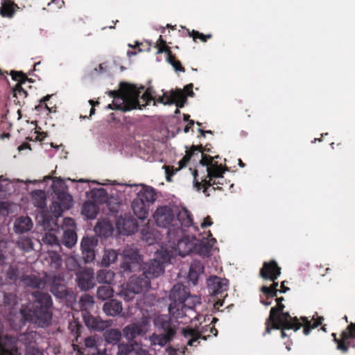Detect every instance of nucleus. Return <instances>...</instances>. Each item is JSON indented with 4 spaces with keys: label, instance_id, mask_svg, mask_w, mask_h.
I'll return each mask as SVG.
<instances>
[{
    "label": "nucleus",
    "instance_id": "1",
    "mask_svg": "<svg viewBox=\"0 0 355 355\" xmlns=\"http://www.w3.org/2000/svg\"><path fill=\"white\" fill-rule=\"evenodd\" d=\"M168 260L166 252H160L156 255V258L141 265V257L137 251H125L121 268L124 272H132L141 268L142 275L150 280L164 273V263Z\"/></svg>",
    "mask_w": 355,
    "mask_h": 355
},
{
    "label": "nucleus",
    "instance_id": "2",
    "mask_svg": "<svg viewBox=\"0 0 355 355\" xmlns=\"http://www.w3.org/2000/svg\"><path fill=\"white\" fill-rule=\"evenodd\" d=\"M32 295L35 298L31 308L24 306L20 309L19 314L24 322H30L38 327L48 326L52 318L50 309L52 300L46 293L34 291Z\"/></svg>",
    "mask_w": 355,
    "mask_h": 355
},
{
    "label": "nucleus",
    "instance_id": "3",
    "mask_svg": "<svg viewBox=\"0 0 355 355\" xmlns=\"http://www.w3.org/2000/svg\"><path fill=\"white\" fill-rule=\"evenodd\" d=\"M276 306L272 307L268 318L266 322L265 334H270L272 329H293L297 331L302 326L297 317L292 318L288 312H284L283 297H277Z\"/></svg>",
    "mask_w": 355,
    "mask_h": 355
},
{
    "label": "nucleus",
    "instance_id": "4",
    "mask_svg": "<svg viewBox=\"0 0 355 355\" xmlns=\"http://www.w3.org/2000/svg\"><path fill=\"white\" fill-rule=\"evenodd\" d=\"M184 230L180 227L175 226L167 230V234L170 240H173L176 243V249L181 257H185L193 252L195 246L190 241L189 236H184Z\"/></svg>",
    "mask_w": 355,
    "mask_h": 355
},
{
    "label": "nucleus",
    "instance_id": "5",
    "mask_svg": "<svg viewBox=\"0 0 355 355\" xmlns=\"http://www.w3.org/2000/svg\"><path fill=\"white\" fill-rule=\"evenodd\" d=\"M155 323L164 331L163 334L155 335L153 337V342L155 345L164 346L169 343L176 334L175 326L173 324L171 320L167 316L162 315L159 317Z\"/></svg>",
    "mask_w": 355,
    "mask_h": 355
},
{
    "label": "nucleus",
    "instance_id": "6",
    "mask_svg": "<svg viewBox=\"0 0 355 355\" xmlns=\"http://www.w3.org/2000/svg\"><path fill=\"white\" fill-rule=\"evenodd\" d=\"M189 294V288L182 284H176L173 286L169 294L171 303L168 307L169 313L172 316H180V307H183L182 302L185 300V297Z\"/></svg>",
    "mask_w": 355,
    "mask_h": 355
},
{
    "label": "nucleus",
    "instance_id": "7",
    "mask_svg": "<svg viewBox=\"0 0 355 355\" xmlns=\"http://www.w3.org/2000/svg\"><path fill=\"white\" fill-rule=\"evenodd\" d=\"M331 336L336 343V349L343 354H347L349 347L355 348V322H351L341 332L339 338L336 333H332Z\"/></svg>",
    "mask_w": 355,
    "mask_h": 355
},
{
    "label": "nucleus",
    "instance_id": "8",
    "mask_svg": "<svg viewBox=\"0 0 355 355\" xmlns=\"http://www.w3.org/2000/svg\"><path fill=\"white\" fill-rule=\"evenodd\" d=\"M119 90H113L109 92L110 96L116 101L118 98H127V103H130L131 101H134L135 106H139V98L141 91L144 89V86L138 88L135 85L122 83L120 85Z\"/></svg>",
    "mask_w": 355,
    "mask_h": 355
},
{
    "label": "nucleus",
    "instance_id": "9",
    "mask_svg": "<svg viewBox=\"0 0 355 355\" xmlns=\"http://www.w3.org/2000/svg\"><path fill=\"white\" fill-rule=\"evenodd\" d=\"M150 286V282L142 274L139 276L130 277L126 288L123 291L124 300H132L135 294L141 293L148 290Z\"/></svg>",
    "mask_w": 355,
    "mask_h": 355
},
{
    "label": "nucleus",
    "instance_id": "10",
    "mask_svg": "<svg viewBox=\"0 0 355 355\" xmlns=\"http://www.w3.org/2000/svg\"><path fill=\"white\" fill-rule=\"evenodd\" d=\"M10 75L13 80L17 82L12 89V97L15 98L14 102L15 104L21 106L24 103V99L28 96V92L22 87V85L26 81L32 82V80L22 71L12 70L10 71Z\"/></svg>",
    "mask_w": 355,
    "mask_h": 355
},
{
    "label": "nucleus",
    "instance_id": "11",
    "mask_svg": "<svg viewBox=\"0 0 355 355\" xmlns=\"http://www.w3.org/2000/svg\"><path fill=\"white\" fill-rule=\"evenodd\" d=\"M153 218L157 226L168 228V230L173 227H178L173 223L175 220V213L172 207L167 205L157 207L153 214Z\"/></svg>",
    "mask_w": 355,
    "mask_h": 355
},
{
    "label": "nucleus",
    "instance_id": "12",
    "mask_svg": "<svg viewBox=\"0 0 355 355\" xmlns=\"http://www.w3.org/2000/svg\"><path fill=\"white\" fill-rule=\"evenodd\" d=\"M200 297L197 295H191L188 294L187 297H185V300L182 302L183 307H180V313H182L180 316H173L176 319H182L180 321V323H187L191 321L192 318H196V313L193 310L194 307L197 304H200Z\"/></svg>",
    "mask_w": 355,
    "mask_h": 355
},
{
    "label": "nucleus",
    "instance_id": "13",
    "mask_svg": "<svg viewBox=\"0 0 355 355\" xmlns=\"http://www.w3.org/2000/svg\"><path fill=\"white\" fill-rule=\"evenodd\" d=\"M46 284H49V291L55 297L63 299L67 296V291L64 284L63 276L60 274L50 273L44 277Z\"/></svg>",
    "mask_w": 355,
    "mask_h": 355
},
{
    "label": "nucleus",
    "instance_id": "14",
    "mask_svg": "<svg viewBox=\"0 0 355 355\" xmlns=\"http://www.w3.org/2000/svg\"><path fill=\"white\" fill-rule=\"evenodd\" d=\"M155 47L157 49V53H166V60L170 63L175 71L184 72L185 69L182 67L180 60L173 54L171 48L166 45V42L162 39V35L156 42Z\"/></svg>",
    "mask_w": 355,
    "mask_h": 355
},
{
    "label": "nucleus",
    "instance_id": "15",
    "mask_svg": "<svg viewBox=\"0 0 355 355\" xmlns=\"http://www.w3.org/2000/svg\"><path fill=\"white\" fill-rule=\"evenodd\" d=\"M157 102L164 105L175 104L177 107L182 108L187 102V96L180 89H171L168 95L164 93L162 96L159 97Z\"/></svg>",
    "mask_w": 355,
    "mask_h": 355
},
{
    "label": "nucleus",
    "instance_id": "16",
    "mask_svg": "<svg viewBox=\"0 0 355 355\" xmlns=\"http://www.w3.org/2000/svg\"><path fill=\"white\" fill-rule=\"evenodd\" d=\"M209 292L212 295L226 296L225 293L228 290V280L217 276H211L207 279Z\"/></svg>",
    "mask_w": 355,
    "mask_h": 355
},
{
    "label": "nucleus",
    "instance_id": "17",
    "mask_svg": "<svg viewBox=\"0 0 355 355\" xmlns=\"http://www.w3.org/2000/svg\"><path fill=\"white\" fill-rule=\"evenodd\" d=\"M98 240L94 237H83L81 243L83 258L85 263L92 262L96 257L94 248L97 245Z\"/></svg>",
    "mask_w": 355,
    "mask_h": 355
},
{
    "label": "nucleus",
    "instance_id": "18",
    "mask_svg": "<svg viewBox=\"0 0 355 355\" xmlns=\"http://www.w3.org/2000/svg\"><path fill=\"white\" fill-rule=\"evenodd\" d=\"M282 268L275 260L264 261L260 269L259 275L264 279H277L282 273Z\"/></svg>",
    "mask_w": 355,
    "mask_h": 355
},
{
    "label": "nucleus",
    "instance_id": "19",
    "mask_svg": "<svg viewBox=\"0 0 355 355\" xmlns=\"http://www.w3.org/2000/svg\"><path fill=\"white\" fill-rule=\"evenodd\" d=\"M85 325L90 329L102 331L112 325L111 320H103L99 317H94L89 312L83 314Z\"/></svg>",
    "mask_w": 355,
    "mask_h": 355
},
{
    "label": "nucleus",
    "instance_id": "20",
    "mask_svg": "<svg viewBox=\"0 0 355 355\" xmlns=\"http://www.w3.org/2000/svg\"><path fill=\"white\" fill-rule=\"evenodd\" d=\"M17 343V339L15 336L0 335V355H20Z\"/></svg>",
    "mask_w": 355,
    "mask_h": 355
},
{
    "label": "nucleus",
    "instance_id": "21",
    "mask_svg": "<svg viewBox=\"0 0 355 355\" xmlns=\"http://www.w3.org/2000/svg\"><path fill=\"white\" fill-rule=\"evenodd\" d=\"M76 280L81 291H88L94 286V272L91 268L84 269L76 274Z\"/></svg>",
    "mask_w": 355,
    "mask_h": 355
},
{
    "label": "nucleus",
    "instance_id": "22",
    "mask_svg": "<svg viewBox=\"0 0 355 355\" xmlns=\"http://www.w3.org/2000/svg\"><path fill=\"white\" fill-rule=\"evenodd\" d=\"M58 202H53V205L55 209V211L58 212V214H60L62 211V209H69L73 205V199L72 196L69 194L65 189H62V191H54Z\"/></svg>",
    "mask_w": 355,
    "mask_h": 355
},
{
    "label": "nucleus",
    "instance_id": "23",
    "mask_svg": "<svg viewBox=\"0 0 355 355\" xmlns=\"http://www.w3.org/2000/svg\"><path fill=\"white\" fill-rule=\"evenodd\" d=\"M116 226L119 232L124 235L134 234L137 228L135 220L130 216L119 217L116 223Z\"/></svg>",
    "mask_w": 355,
    "mask_h": 355
},
{
    "label": "nucleus",
    "instance_id": "24",
    "mask_svg": "<svg viewBox=\"0 0 355 355\" xmlns=\"http://www.w3.org/2000/svg\"><path fill=\"white\" fill-rule=\"evenodd\" d=\"M124 336L129 340H133L138 336H143L146 333L145 324L132 323L126 326L123 330Z\"/></svg>",
    "mask_w": 355,
    "mask_h": 355
},
{
    "label": "nucleus",
    "instance_id": "25",
    "mask_svg": "<svg viewBox=\"0 0 355 355\" xmlns=\"http://www.w3.org/2000/svg\"><path fill=\"white\" fill-rule=\"evenodd\" d=\"M149 206L147 203L143 201L141 198L137 196L133 200L132 202V209L135 215L139 219H145L148 214Z\"/></svg>",
    "mask_w": 355,
    "mask_h": 355
},
{
    "label": "nucleus",
    "instance_id": "26",
    "mask_svg": "<svg viewBox=\"0 0 355 355\" xmlns=\"http://www.w3.org/2000/svg\"><path fill=\"white\" fill-rule=\"evenodd\" d=\"M21 282L26 286L31 288L43 289L46 286L44 278L33 274L24 275Z\"/></svg>",
    "mask_w": 355,
    "mask_h": 355
},
{
    "label": "nucleus",
    "instance_id": "27",
    "mask_svg": "<svg viewBox=\"0 0 355 355\" xmlns=\"http://www.w3.org/2000/svg\"><path fill=\"white\" fill-rule=\"evenodd\" d=\"M137 196L141 198L148 205L153 204L157 199L156 190L150 186H142Z\"/></svg>",
    "mask_w": 355,
    "mask_h": 355
},
{
    "label": "nucleus",
    "instance_id": "28",
    "mask_svg": "<svg viewBox=\"0 0 355 355\" xmlns=\"http://www.w3.org/2000/svg\"><path fill=\"white\" fill-rule=\"evenodd\" d=\"M137 106H135L134 101H131L130 103L127 104V98H118L116 101H113L112 103L109 104L107 106V109L121 110L123 112H128L132 110L136 109Z\"/></svg>",
    "mask_w": 355,
    "mask_h": 355
},
{
    "label": "nucleus",
    "instance_id": "29",
    "mask_svg": "<svg viewBox=\"0 0 355 355\" xmlns=\"http://www.w3.org/2000/svg\"><path fill=\"white\" fill-rule=\"evenodd\" d=\"M193 184L194 187L197 189V190H200L201 187H203V193L207 196H209V194L207 193V189L213 185H218V183H220V181H216L213 180V178H207V176L202 180L201 182H198L197 180L198 176V171L194 170L193 172Z\"/></svg>",
    "mask_w": 355,
    "mask_h": 355
},
{
    "label": "nucleus",
    "instance_id": "30",
    "mask_svg": "<svg viewBox=\"0 0 355 355\" xmlns=\"http://www.w3.org/2000/svg\"><path fill=\"white\" fill-rule=\"evenodd\" d=\"M19 8L18 5L12 0H1L0 15L3 17L11 18Z\"/></svg>",
    "mask_w": 355,
    "mask_h": 355
},
{
    "label": "nucleus",
    "instance_id": "31",
    "mask_svg": "<svg viewBox=\"0 0 355 355\" xmlns=\"http://www.w3.org/2000/svg\"><path fill=\"white\" fill-rule=\"evenodd\" d=\"M103 311L107 315L116 316L122 311V304L116 300H110L103 304Z\"/></svg>",
    "mask_w": 355,
    "mask_h": 355
},
{
    "label": "nucleus",
    "instance_id": "32",
    "mask_svg": "<svg viewBox=\"0 0 355 355\" xmlns=\"http://www.w3.org/2000/svg\"><path fill=\"white\" fill-rule=\"evenodd\" d=\"M182 332L183 336L188 339L187 345L189 346H196V343H200L198 341L200 338L205 339L198 330L189 327L182 329Z\"/></svg>",
    "mask_w": 355,
    "mask_h": 355
},
{
    "label": "nucleus",
    "instance_id": "33",
    "mask_svg": "<svg viewBox=\"0 0 355 355\" xmlns=\"http://www.w3.org/2000/svg\"><path fill=\"white\" fill-rule=\"evenodd\" d=\"M204 272V266L200 261L193 260L190 266L188 278L193 284H196L198 277Z\"/></svg>",
    "mask_w": 355,
    "mask_h": 355
},
{
    "label": "nucleus",
    "instance_id": "34",
    "mask_svg": "<svg viewBox=\"0 0 355 355\" xmlns=\"http://www.w3.org/2000/svg\"><path fill=\"white\" fill-rule=\"evenodd\" d=\"M33 223L28 216H21L16 219L14 230L16 233H24L31 230Z\"/></svg>",
    "mask_w": 355,
    "mask_h": 355
},
{
    "label": "nucleus",
    "instance_id": "35",
    "mask_svg": "<svg viewBox=\"0 0 355 355\" xmlns=\"http://www.w3.org/2000/svg\"><path fill=\"white\" fill-rule=\"evenodd\" d=\"M177 219L178 223H176L175 225L182 228L183 227H190L193 224L192 214L184 208L178 212Z\"/></svg>",
    "mask_w": 355,
    "mask_h": 355
},
{
    "label": "nucleus",
    "instance_id": "36",
    "mask_svg": "<svg viewBox=\"0 0 355 355\" xmlns=\"http://www.w3.org/2000/svg\"><path fill=\"white\" fill-rule=\"evenodd\" d=\"M227 170L226 166H223L221 164H218V162H215L212 166L207 168V178H223V174Z\"/></svg>",
    "mask_w": 355,
    "mask_h": 355
},
{
    "label": "nucleus",
    "instance_id": "37",
    "mask_svg": "<svg viewBox=\"0 0 355 355\" xmlns=\"http://www.w3.org/2000/svg\"><path fill=\"white\" fill-rule=\"evenodd\" d=\"M105 343L112 345H117L121 340V333L119 329H111L103 333Z\"/></svg>",
    "mask_w": 355,
    "mask_h": 355
},
{
    "label": "nucleus",
    "instance_id": "38",
    "mask_svg": "<svg viewBox=\"0 0 355 355\" xmlns=\"http://www.w3.org/2000/svg\"><path fill=\"white\" fill-rule=\"evenodd\" d=\"M96 233L99 235L107 237L112 234V226L109 221L102 220L98 221L94 227Z\"/></svg>",
    "mask_w": 355,
    "mask_h": 355
},
{
    "label": "nucleus",
    "instance_id": "39",
    "mask_svg": "<svg viewBox=\"0 0 355 355\" xmlns=\"http://www.w3.org/2000/svg\"><path fill=\"white\" fill-rule=\"evenodd\" d=\"M98 212V206L93 202H85L83 205L82 213L89 219L95 218Z\"/></svg>",
    "mask_w": 355,
    "mask_h": 355
},
{
    "label": "nucleus",
    "instance_id": "40",
    "mask_svg": "<svg viewBox=\"0 0 355 355\" xmlns=\"http://www.w3.org/2000/svg\"><path fill=\"white\" fill-rule=\"evenodd\" d=\"M276 280H271L272 283L270 286H263L260 288V291L263 293V296L268 299H273L277 295L279 284Z\"/></svg>",
    "mask_w": 355,
    "mask_h": 355
},
{
    "label": "nucleus",
    "instance_id": "41",
    "mask_svg": "<svg viewBox=\"0 0 355 355\" xmlns=\"http://www.w3.org/2000/svg\"><path fill=\"white\" fill-rule=\"evenodd\" d=\"M114 277V272L108 269H102L98 271L96 280L98 283L111 284Z\"/></svg>",
    "mask_w": 355,
    "mask_h": 355
},
{
    "label": "nucleus",
    "instance_id": "42",
    "mask_svg": "<svg viewBox=\"0 0 355 355\" xmlns=\"http://www.w3.org/2000/svg\"><path fill=\"white\" fill-rule=\"evenodd\" d=\"M202 145L195 146L192 145L190 150L186 151V155L178 162L179 168L185 167L189 162L192 157L196 155V151H201Z\"/></svg>",
    "mask_w": 355,
    "mask_h": 355
},
{
    "label": "nucleus",
    "instance_id": "43",
    "mask_svg": "<svg viewBox=\"0 0 355 355\" xmlns=\"http://www.w3.org/2000/svg\"><path fill=\"white\" fill-rule=\"evenodd\" d=\"M77 241V235L74 230H67L64 232L62 243L66 247L72 248Z\"/></svg>",
    "mask_w": 355,
    "mask_h": 355
},
{
    "label": "nucleus",
    "instance_id": "44",
    "mask_svg": "<svg viewBox=\"0 0 355 355\" xmlns=\"http://www.w3.org/2000/svg\"><path fill=\"white\" fill-rule=\"evenodd\" d=\"M301 320L304 322L303 333L305 335H308L311 329H315L322 324L324 318L321 316L318 317L317 319L313 321V322H312L311 320H309L306 317H301Z\"/></svg>",
    "mask_w": 355,
    "mask_h": 355
},
{
    "label": "nucleus",
    "instance_id": "45",
    "mask_svg": "<svg viewBox=\"0 0 355 355\" xmlns=\"http://www.w3.org/2000/svg\"><path fill=\"white\" fill-rule=\"evenodd\" d=\"M118 255L119 253L114 250H105L101 260V264L104 266H109L116 261Z\"/></svg>",
    "mask_w": 355,
    "mask_h": 355
},
{
    "label": "nucleus",
    "instance_id": "46",
    "mask_svg": "<svg viewBox=\"0 0 355 355\" xmlns=\"http://www.w3.org/2000/svg\"><path fill=\"white\" fill-rule=\"evenodd\" d=\"M80 307L82 311V315L85 312H89L94 305L93 297L85 295L82 296L79 301Z\"/></svg>",
    "mask_w": 355,
    "mask_h": 355
},
{
    "label": "nucleus",
    "instance_id": "47",
    "mask_svg": "<svg viewBox=\"0 0 355 355\" xmlns=\"http://www.w3.org/2000/svg\"><path fill=\"white\" fill-rule=\"evenodd\" d=\"M114 291L110 284L101 286L97 289L96 296L98 299L105 300L112 297Z\"/></svg>",
    "mask_w": 355,
    "mask_h": 355
},
{
    "label": "nucleus",
    "instance_id": "48",
    "mask_svg": "<svg viewBox=\"0 0 355 355\" xmlns=\"http://www.w3.org/2000/svg\"><path fill=\"white\" fill-rule=\"evenodd\" d=\"M212 245L207 241L202 242L198 245H196L194 250L200 256L202 257H208L211 254Z\"/></svg>",
    "mask_w": 355,
    "mask_h": 355
},
{
    "label": "nucleus",
    "instance_id": "49",
    "mask_svg": "<svg viewBox=\"0 0 355 355\" xmlns=\"http://www.w3.org/2000/svg\"><path fill=\"white\" fill-rule=\"evenodd\" d=\"M17 246L25 252H30L33 250V243L31 238L20 236L17 241Z\"/></svg>",
    "mask_w": 355,
    "mask_h": 355
},
{
    "label": "nucleus",
    "instance_id": "50",
    "mask_svg": "<svg viewBox=\"0 0 355 355\" xmlns=\"http://www.w3.org/2000/svg\"><path fill=\"white\" fill-rule=\"evenodd\" d=\"M49 257L50 259V266L51 268L57 270L62 265V259L61 256L55 251L49 252Z\"/></svg>",
    "mask_w": 355,
    "mask_h": 355
},
{
    "label": "nucleus",
    "instance_id": "51",
    "mask_svg": "<svg viewBox=\"0 0 355 355\" xmlns=\"http://www.w3.org/2000/svg\"><path fill=\"white\" fill-rule=\"evenodd\" d=\"M32 196L35 201V205L37 207L42 208L46 205V195L43 191H35L33 192Z\"/></svg>",
    "mask_w": 355,
    "mask_h": 355
},
{
    "label": "nucleus",
    "instance_id": "52",
    "mask_svg": "<svg viewBox=\"0 0 355 355\" xmlns=\"http://www.w3.org/2000/svg\"><path fill=\"white\" fill-rule=\"evenodd\" d=\"M188 35L193 38V40L196 42L197 40H200L202 42H206L208 39H211L212 37L211 34L205 35L203 33H200L198 31L192 30L190 31L189 29H187Z\"/></svg>",
    "mask_w": 355,
    "mask_h": 355
},
{
    "label": "nucleus",
    "instance_id": "53",
    "mask_svg": "<svg viewBox=\"0 0 355 355\" xmlns=\"http://www.w3.org/2000/svg\"><path fill=\"white\" fill-rule=\"evenodd\" d=\"M82 328V324L76 320H73L69 323L68 329L76 339L80 335Z\"/></svg>",
    "mask_w": 355,
    "mask_h": 355
},
{
    "label": "nucleus",
    "instance_id": "54",
    "mask_svg": "<svg viewBox=\"0 0 355 355\" xmlns=\"http://www.w3.org/2000/svg\"><path fill=\"white\" fill-rule=\"evenodd\" d=\"M141 99L142 100V102L144 103L141 105L139 104V106H137V108H139V110H141L142 107H145L146 105H148L152 101L154 100L150 88H148L144 92V94L141 96Z\"/></svg>",
    "mask_w": 355,
    "mask_h": 355
},
{
    "label": "nucleus",
    "instance_id": "55",
    "mask_svg": "<svg viewBox=\"0 0 355 355\" xmlns=\"http://www.w3.org/2000/svg\"><path fill=\"white\" fill-rule=\"evenodd\" d=\"M3 304L5 306L12 308L15 305L17 304L16 295L13 293H5L3 294Z\"/></svg>",
    "mask_w": 355,
    "mask_h": 355
},
{
    "label": "nucleus",
    "instance_id": "56",
    "mask_svg": "<svg viewBox=\"0 0 355 355\" xmlns=\"http://www.w3.org/2000/svg\"><path fill=\"white\" fill-rule=\"evenodd\" d=\"M19 276V271L16 266H10L6 272L7 278L14 282L17 281Z\"/></svg>",
    "mask_w": 355,
    "mask_h": 355
},
{
    "label": "nucleus",
    "instance_id": "57",
    "mask_svg": "<svg viewBox=\"0 0 355 355\" xmlns=\"http://www.w3.org/2000/svg\"><path fill=\"white\" fill-rule=\"evenodd\" d=\"M201 155V159L200 160V164L203 166H207V168H209V166H212L216 161H214V157L206 155L203 153H200Z\"/></svg>",
    "mask_w": 355,
    "mask_h": 355
},
{
    "label": "nucleus",
    "instance_id": "58",
    "mask_svg": "<svg viewBox=\"0 0 355 355\" xmlns=\"http://www.w3.org/2000/svg\"><path fill=\"white\" fill-rule=\"evenodd\" d=\"M117 355H128L132 351V346L129 344H117Z\"/></svg>",
    "mask_w": 355,
    "mask_h": 355
},
{
    "label": "nucleus",
    "instance_id": "59",
    "mask_svg": "<svg viewBox=\"0 0 355 355\" xmlns=\"http://www.w3.org/2000/svg\"><path fill=\"white\" fill-rule=\"evenodd\" d=\"M26 355H43V353L38 348L30 346L26 348Z\"/></svg>",
    "mask_w": 355,
    "mask_h": 355
},
{
    "label": "nucleus",
    "instance_id": "60",
    "mask_svg": "<svg viewBox=\"0 0 355 355\" xmlns=\"http://www.w3.org/2000/svg\"><path fill=\"white\" fill-rule=\"evenodd\" d=\"M193 85L192 83H189L187 85L184 87V90H182L183 92V94H184V92L187 94L188 96L193 97L194 96V92L193 91Z\"/></svg>",
    "mask_w": 355,
    "mask_h": 355
},
{
    "label": "nucleus",
    "instance_id": "61",
    "mask_svg": "<svg viewBox=\"0 0 355 355\" xmlns=\"http://www.w3.org/2000/svg\"><path fill=\"white\" fill-rule=\"evenodd\" d=\"M84 343L87 347H94L96 342L94 337L89 336L85 338Z\"/></svg>",
    "mask_w": 355,
    "mask_h": 355
},
{
    "label": "nucleus",
    "instance_id": "62",
    "mask_svg": "<svg viewBox=\"0 0 355 355\" xmlns=\"http://www.w3.org/2000/svg\"><path fill=\"white\" fill-rule=\"evenodd\" d=\"M52 95H49V94H47L45 96H44L40 101V103H44V109H46V110H48L49 112H52V108H50L47 104L46 103L48 101H49V99L51 98Z\"/></svg>",
    "mask_w": 355,
    "mask_h": 355
},
{
    "label": "nucleus",
    "instance_id": "63",
    "mask_svg": "<svg viewBox=\"0 0 355 355\" xmlns=\"http://www.w3.org/2000/svg\"><path fill=\"white\" fill-rule=\"evenodd\" d=\"M212 223L211 218L209 216H207L204 218L203 222L201 223V227L202 228H206L211 226Z\"/></svg>",
    "mask_w": 355,
    "mask_h": 355
},
{
    "label": "nucleus",
    "instance_id": "64",
    "mask_svg": "<svg viewBox=\"0 0 355 355\" xmlns=\"http://www.w3.org/2000/svg\"><path fill=\"white\" fill-rule=\"evenodd\" d=\"M45 239L46 240L47 242H49L51 244L56 243L57 241H58L56 236L53 235V234H49V235H46L45 236Z\"/></svg>",
    "mask_w": 355,
    "mask_h": 355
}]
</instances>
